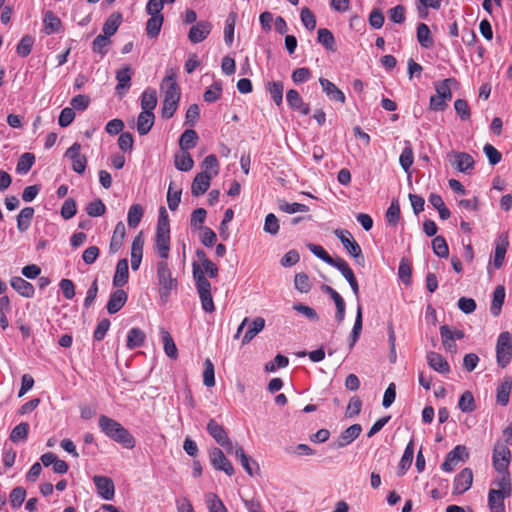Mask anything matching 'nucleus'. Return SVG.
<instances>
[{
  "label": "nucleus",
  "instance_id": "1",
  "mask_svg": "<svg viewBox=\"0 0 512 512\" xmlns=\"http://www.w3.org/2000/svg\"><path fill=\"white\" fill-rule=\"evenodd\" d=\"M160 88L164 93L161 116L164 119H170L173 117L178 108L181 96L180 87L176 81V75L172 69L167 71V75L162 80Z\"/></svg>",
  "mask_w": 512,
  "mask_h": 512
},
{
  "label": "nucleus",
  "instance_id": "2",
  "mask_svg": "<svg viewBox=\"0 0 512 512\" xmlns=\"http://www.w3.org/2000/svg\"><path fill=\"white\" fill-rule=\"evenodd\" d=\"M98 426L108 438L119 443L124 448L132 449L135 447V438L133 435L118 421L106 415H100Z\"/></svg>",
  "mask_w": 512,
  "mask_h": 512
},
{
  "label": "nucleus",
  "instance_id": "3",
  "mask_svg": "<svg viewBox=\"0 0 512 512\" xmlns=\"http://www.w3.org/2000/svg\"><path fill=\"white\" fill-rule=\"evenodd\" d=\"M155 249L162 260H166L169 257L170 225L168 214L164 207L160 208L155 235Z\"/></svg>",
  "mask_w": 512,
  "mask_h": 512
},
{
  "label": "nucleus",
  "instance_id": "4",
  "mask_svg": "<svg viewBox=\"0 0 512 512\" xmlns=\"http://www.w3.org/2000/svg\"><path fill=\"white\" fill-rule=\"evenodd\" d=\"M192 274L199 293L202 309L205 312H213L215 306L211 295V284L206 276H204V271L201 270V266L197 262L192 264Z\"/></svg>",
  "mask_w": 512,
  "mask_h": 512
},
{
  "label": "nucleus",
  "instance_id": "5",
  "mask_svg": "<svg viewBox=\"0 0 512 512\" xmlns=\"http://www.w3.org/2000/svg\"><path fill=\"white\" fill-rule=\"evenodd\" d=\"M157 279L161 298H168L170 292L177 287V280L172 277L166 260H161L157 263Z\"/></svg>",
  "mask_w": 512,
  "mask_h": 512
},
{
  "label": "nucleus",
  "instance_id": "6",
  "mask_svg": "<svg viewBox=\"0 0 512 512\" xmlns=\"http://www.w3.org/2000/svg\"><path fill=\"white\" fill-rule=\"evenodd\" d=\"M512 359V336L508 331L501 332L496 344V360L501 368H505Z\"/></svg>",
  "mask_w": 512,
  "mask_h": 512
},
{
  "label": "nucleus",
  "instance_id": "7",
  "mask_svg": "<svg viewBox=\"0 0 512 512\" xmlns=\"http://www.w3.org/2000/svg\"><path fill=\"white\" fill-rule=\"evenodd\" d=\"M335 236L341 241L346 251L356 259V262L361 264L364 262L362 250L360 245L352 238V235L347 230L336 229Z\"/></svg>",
  "mask_w": 512,
  "mask_h": 512
},
{
  "label": "nucleus",
  "instance_id": "8",
  "mask_svg": "<svg viewBox=\"0 0 512 512\" xmlns=\"http://www.w3.org/2000/svg\"><path fill=\"white\" fill-rule=\"evenodd\" d=\"M207 431L214 440L227 451L228 454L233 453L235 444L229 439L227 432L222 425L218 424L214 419H210L207 424Z\"/></svg>",
  "mask_w": 512,
  "mask_h": 512
},
{
  "label": "nucleus",
  "instance_id": "9",
  "mask_svg": "<svg viewBox=\"0 0 512 512\" xmlns=\"http://www.w3.org/2000/svg\"><path fill=\"white\" fill-rule=\"evenodd\" d=\"M209 459L214 469L223 471L228 476H232L234 474V468L231 462L226 458L220 448H211L209 450Z\"/></svg>",
  "mask_w": 512,
  "mask_h": 512
},
{
  "label": "nucleus",
  "instance_id": "10",
  "mask_svg": "<svg viewBox=\"0 0 512 512\" xmlns=\"http://www.w3.org/2000/svg\"><path fill=\"white\" fill-rule=\"evenodd\" d=\"M511 452L507 446L496 443L493 449V466L496 471H508Z\"/></svg>",
  "mask_w": 512,
  "mask_h": 512
},
{
  "label": "nucleus",
  "instance_id": "11",
  "mask_svg": "<svg viewBox=\"0 0 512 512\" xmlns=\"http://www.w3.org/2000/svg\"><path fill=\"white\" fill-rule=\"evenodd\" d=\"M469 457L467 448L463 445H457L447 455L444 462L441 465L442 470L451 472L460 460H464Z\"/></svg>",
  "mask_w": 512,
  "mask_h": 512
},
{
  "label": "nucleus",
  "instance_id": "12",
  "mask_svg": "<svg viewBox=\"0 0 512 512\" xmlns=\"http://www.w3.org/2000/svg\"><path fill=\"white\" fill-rule=\"evenodd\" d=\"M80 150L81 145L75 142L67 149L65 156L71 159L72 169L78 174H83L86 169L87 159L85 155L80 153Z\"/></svg>",
  "mask_w": 512,
  "mask_h": 512
},
{
  "label": "nucleus",
  "instance_id": "13",
  "mask_svg": "<svg viewBox=\"0 0 512 512\" xmlns=\"http://www.w3.org/2000/svg\"><path fill=\"white\" fill-rule=\"evenodd\" d=\"M211 29L212 24L209 21H198L190 28L188 39L193 44L200 43L207 38Z\"/></svg>",
  "mask_w": 512,
  "mask_h": 512
},
{
  "label": "nucleus",
  "instance_id": "14",
  "mask_svg": "<svg viewBox=\"0 0 512 512\" xmlns=\"http://www.w3.org/2000/svg\"><path fill=\"white\" fill-rule=\"evenodd\" d=\"M473 482V472L470 468L462 469L453 482V494H463L470 489Z\"/></svg>",
  "mask_w": 512,
  "mask_h": 512
},
{
  "label": "nucleus",
  "instance_id": "15",
  "mask_svg": "<svg viewBox=\"0 0 512 512\" xmlns=\"http://www.w3.org/2000/svg\"><path fill=\"white\" fill-rule=\"evenodd\" d=\"M93 482L101 498L104 500H112L114 498L115 486L111 478L97 475L93 477Z\"/></svg>",
  "mask_w": 512,
  "mask_h": 512
},
{
  "label": "nucleus",
  "instance_id": "16",
  "mask_svg": "<svg viewBox=\"0 0 512 512\" xmlns=\"http://www.w3.org/2000/svg\"><path fill=\"white\" fill-rule=\"evenodd\" d=\"M362 431V427L360 424H353L350 427L346 428L333 442L334 448H343L350 443H352L356 438L359 437Z\"/></svg>",
  "mask_w": 512,
  "mask_h": 512
},
{
  "label": "nucleus",
  "instance_id": "17",
  "mask_svg": "<svg viewBox=\"0 0 512 512\" xmlns=\"http://www.w3.org/2000/svg\"><path fill=\"white\" fill-rule=\"evenodd\" d=\"M212 175L206 171L198 173L191 185V193L193 196L198 197L203 195L210 187Z\"/></svg>",
  "mask_w": 512,
  "mask_h": 512
},
{
  "label": "nucleus",
  "instance_id": "18",
  "mask_svg": "<svg viewBox=\"0 0 512 512\" xmlns=\"http://www.w3.org/2000/svg\"><path fill=\"white\" fill-rule=\"evenodd\" d=\"M335 268L347 280L354 296L358 300L359 299V284H358V281L354 275V272L350 268L349 264L344 259H342Z\"/></svg>",
  "mask_w": 512,
  "mask_h": 512
},
{
  "label": "nucleus",
  "instance_id": "19",
  "mask_svg": "<svg viewBox=\"0 0 512 512\" xmlns=\"http://www.w3.org/2000/svg\"><path fill=\"white\" fill-rule=\"evenodd\" d=\"M132 70L131 67L126 65L116 72V92L122 96L131 86Z\"/></svg>",
  "mask_w": 512,
  "mask_h": 512
},
{
  "label": "nucleus",
  "instance_id": "20",
  "mask_svg": "<svg viewBox=\"0 0 512 512\" xmlns=\"http://www.w3.org/2000/svg\"><path fill=\"white\" fill-rule=\"evenodd\" d=\"M319 83L330 100L340 102L342 104L345 103L346 98L344 93L333 82L326 78H320Z\"/></svg>",
  "mask_w": 512,
  "mask_h": 512
},
{
  "label": "nucleus",
  "instance_id": "21",
  "mask_svg": "<svg viewBox=\"0 0 512 512\" xmlns=\"http://www.w3.org/2000/svg\"><path fill=\"white\" fill-rule=\"evenodd\" d=\"M127 293L122 289L114 291L107 302V311L109 314H115L121 310L127 301Z\"/></svg>",
  "mask_w": 512,
  "mask_h": 512
},
{
  "label": "nucleus",
  "instance_id": "22",
  "mask_svg": "<svg viewBox=\"0 0 512 512\" xmlns=\"http://www.w3.org/2000/svg\"><path fill=\"white\" fill-rule=\"evenodd\" d=\"M428 365L441 374H448L450 372V366L446 359L439 353L430 351L427 354Z\"/></svg>",
  "mask_w": 512,
  "mask_h": 512
},
{
  "label": "nucleus",
  "instance_id": "23",
  "mask_svg": "<svg viewBox=\"0 0 512 512\" xmlns=\"http://www.w3.org/2000/svg\"><path fill=\"white\" fill-rule=\"evenodd\" d=\"M10 285L14 290H16L21 296L25 298H32L34 296V286L22 277H12L10 279Z\"/></svg>",
  "mask_w": 512,
  "mask_h": 512
},
{
  "label": "nucleus",
  "instance_id": "24",
  "mask_svg": "<svg viewBox=\"0 0 512 512\" xmlns=\"http://www.w3.org/2000/svg\"><path fill=\"white\" fill-rule=\"evenodd\" d=\"M129 278V267L128 260L126 258L120 259L116 265L115 274L113 277V285L115 287H121L128 282Z\"/></svg>",
  "mask_w": 512,
  "mask_h": 512
},
{
  "label": "nucleus",
  "instance_id": "25",
  "mask_svg": "<svg viewBox=\"0 0 512 512\" xmlns=\"http://www.w3.org/2000/svg\"><path fill=\"white\" fill-rule=\"evenodd\" d=\"M498 477L493 480V485L497 487V489H491L492 491H499L506 496H511L512 494V484L510 479L509 471H497Z\"/></svg>",
  "mask_w": 512,
  "mask_h": 512
},
{
  "label": "nucleus",
  "instance_id": "26",
  "mask_svg": "<svg viewBox=\"0 0 512 512\" xmlns=\"http://www.w3.org/2000/svg\"><path fill=\"white\" fill-rule=\"evenodd\" d=\"M125 235H126L125 225L122 221H119L115 226V229H114L111 241H110L109 250L111 253H116L119 251V249L123 245Z\"/></svg>",
  "mask_w": 512,
  "mask_h": 512
},
{
  "label": "nucleus",
  "instance_id": "27",
  "mask_svg": "<svg viewBox=\"0 0 512 512\" xmlns=\"http://www.w3.org/2000/svg\"><path fill=\"white\" fill-rule=\"evenodd\" d=\"M155 116L153 112L142 111L137 118V131L143 136L150 132L154 125Z\"/></svg>",
  "mask_w": 512,
  "mask_h": 512
},
{
  "label": "nucleus",
  "instance_id": "28",
  "mask_svg": "<svg viewBox=\"0 0 512 512\" xmlns=\"http://www.w3.org/2000/svg\"><path fill=\"white\" fill-rule=\"evenodd\" d=\"M44 32L47 35L60 32L62 28V22L52 11H46L44 14Z\"/></svg>",
  "mask_w": 512,
  "mask_h": 512
},
{
  "label": "nucleus",
  "instance_id": "29",
  "mask_svg": "<svg viewBox=\"0 0 512 512\" xmlns=\"http://www.w3.org/2000/svg\"><path fill=\"white\" fill-rule=\"evenodd\" d=\"M455 161L452 163L460 172L467 173L474 166L473 157L465 152L454 153Z\"/></svg>",
  "mask_w": 512,
  "mask_h": 512
},
{
  "label": "nucleus",
  "instance_id": "30",
  "mask_svg": "<svg viewBox=\"0 0 512 512\" xmlns=\"http://www.w3.org/2000/svg\"><path fill=\"white\" fill-rule=\"evenodd\" d=\"M264 327L265 320L262 317H257L252 322H248V329L243 336L242 344H248Z\"/></svg>",
  "mask_w": 512,
  "mask_h": 512
},
{
  "label": "nucleus",
  "instance_id": "31",
  "mask_svg": "<svg viewBox=\"0 0 512 512\" xmlns=\"http://www.w3.org/2000/svg\"><path fill=\"white\" fill-rule=\"evenodd\" d=\"M499 491L490 490L488 493V505L491 512H505L504 500L509 498Z\"/></svg>",
  "mask_w": 512,
  "mask_h": 512
},
{
  "label": "nucleus",
  "instance_id": "32",
  "mask_svg": "<svg viewBox=\"0 0 512 512\" xmlns=\"http://www.w3.org/2000/svg\"><path fill=\"white\" fill-rule=\"evenodd\" d=\"M512 389V379L510 377L504 378V380L497 387L496 399L497 403L506 406L509 402V397Z\"/></svg>",
  "mask_w": 512,
  "mask_h": 512
},
{
  "label": "nucleus",
  "instance_id": "33",
  "mask_svg": "<svg viewBox=\"0 0 512 512\" xmlns=\"http://www.w3.org/2000/svg\"><path fill=\"white\" fill-rule=\"evenodd\" d=\"M121 23H122V14L120 12H113L107 18V20L105 21V23L103 25V28H102L103 34L108 37L113 36L117 32Z\"/></svg>",
  "mask_w": 512,
  "mask_h": 512
},
{
  "label": "nucleus",
  "instance_id": "34",
  "mask_svg": "<svg viewBox=\"0 0 512 512\" xmlns=\"http://www.w3.org/2000/svg\"><path fill=\"white\" fill-rule=\"evenodd\" d=\"M307 247L316 257L320 258L322 261H324L325 263H327L328 265H330V266H332L334 268L343 259L341 257H336V258L331 257L326 252V250L322 246H320V245L308 244Z\"/></svg>",
  "mask_w": 512,
  "mask_h": 512
},
{
  "label": "nucleus",
  "instance_id": "35",
  "mask_svg": "<svg viewBox=\"0 0 512 512\" xmlns=\"http://www.w3.org/2000/svg\"><path fill=\"white\" fill-rule=\"evenodd\" d=\"M414 456V442L413 440H410V442L407 444L404 453L401 457V460L399 462L398 472L397 474L399 476H402L405 474L408 468H410Z\"/></svg>",
  "mask_w": 512,
  "mask_h": 512
},
{
  "label": "nucleus",
  "instance_id": "36",
  "mask_svg": "<svg viewBox=\"0 0 512 512\" xmlns=\"http://www.w3.org/2000/svg\"><path fill=\"white\" fill-rule=\"evenodd\" d=\"M232 454H234L235 457L239 459L242 467L250 476L254 474L251 463H253L256 466L257 470H259L257 463L254 462L248 455H246L243 448L237 443L235 444Z\"/></svg>",
  "mask_w": 512,
  "mask_h": 512
},
{
  "label": "nucleus",
  "instance_id": "37",
  "mask_svg": "<svg viewBox=\"0 0 512 512\" xmlns=\"http://www.w3.org/2000/svg\"><path fill=\"white\" fill-rule=\"evenodd\" d=\"M198 134L193 129L185 130L179 139V146L182 151H188L196 146L198 142Z\"/></svg>",
  "mask_w": 512,
  "mask_h": 512
},
{
  "label": "nucleus",
  "instance_id": "38",
  "mask_svg": "<svg viewBox=\"0 0 512 512\" xmlns=\"http://www.w3.org/2000/svg\"><path fill=\"white\" fill-rule=\"evenodd\" d=\"M146 339L145 333L137 327H133L129 330L127 335V347L129 349H135L141 347Z\"/></svg>",
  "mask_w": 512,
  "mask_h": 512
},
{
  "label": "nucleus",
  "instance_id": "39",
  "mask_svg": "<svg viewBox=\"0 0 512 512\" xmlns=\"http://www.w3.org/2000/svg\"><path fill=\"white\" fill-rule=\"evenodd\" d=\"M457 84L458 82L455 78H446L441 82H437L435 83L436 94L450 101L452 98L451 86Z\"/></svg>",
  "mask_w": 512,
  "mask_h": 512
},
{
  "label": "nucleus",
  "instance_id": "40",
  "mask_svg": "<svg viewBox=\"0 0 512 512\" xmlns=\"http://www.w3.org/2000/svg\"><path fill=\"white\" fill-rule=\"evenodd\" d=\"M505 300V288L499 285L493 292V300L490 307V312L493 316H498L501 312L502 305Z\"/></svg>",
  "mask_w": 512,
  "mask_h": 512
},
{
  "label": "nucleus",
  "instance_id": "41",
  "mask_svg": "<svg viewBox=\"0 0 512 512\" xmlns=\"http://www.w3.org/2000/svg\"><path fill=\"white\" fill-rule=\"evenodd\" d=\"M175 167L180 171H190L194 166V160L188 151H182L180 153L175 154L174 159Z\"/></svg>",
  "mask_w": 512,
  "mask_h": 512
},
{
  "label": "nucleus",
  "instance_id": "42",
  "mask_svg": "<svg viewBox=\"0 0 512 512\" xmlns=\"http://www.w3.org/2000/svg\"><path fill=\"white\" fill-rule=\"evenodd\" d=\"M157 105V93L155 89H146L141 96L142 111L153 112Z\"/></svg>",
  "mask_w": 512,
  "mask_h": 512
},
{
  "label": "nucleus",
  "instance_id": "43",
  "mask_svg": "<svg viewBox=\"0 0 512 512\" xmlns=\"http://www.w3.org/2000/svg\"><path fill=\"white\" fill-rule=\"evenodd\" d=\"M164 22V16H150L146 23V33L151 39L156 38L162 28Z\"/></svg>",
  "mask_w": 512,
  "mask_h": 512
},
{
  "label": "nucleus",
  "instance_id": "44",
  "mask_svg": "<svg viewBox=\"0 0 512 512\" xmlns=\"http://www.w3.org/2000/svg\"><path fill=\"white\" fill-rule=\"evenodd\" d=\"M33 215V207H25L20 211L17 216V228L19 231L24 232L29 228Z\"/></svg>",
  "mask_w": 512,
  "mask_h": 512
},
{
  "label": "nucleus",
  "instance_id": "45",
  "mask_svg": "<svg viewBox=\"0 0 512 512\" xmlns=\"http://www.w3.org/2000/svg\"><path fill=\"white\" fill-rule=\"evenodd\" d=\"M417 40L424 48H430L433 46L434 42L430 29L425 23H420L417 26Z\"/></svg>",
  "mask_w": 512,
  "mask_h": 512
},
{
  "label": "nucleus",
  "instance_id": "46",
  "mask_svg": "<svg viewBox=\"0 0 512 512\" xmlns=\"http://www.w3.org/2000/svg\"><path fill=\"white\" fill-rule=\"evenodd\" d=\"M363 326V318H362V307L360 304L357 305V312L355 317V322L350 334V347H353L355 343L358 341Z\"/></svg>",
  "mask_w": 512,
  "mask_h": 512
},
{
  "label": "nucleus",
  "instance_id": "47",
  "mask_svg": "<svg viewBox=\"0 0 512 512\" xmlns=\"http://www.w3.org/2000/svg\"><path fill=\"white\" fill-rule=\"evenodd\" d=\"M161 337L164 344V351L171 359H176L178 350L170 333L164 329L161 330Z\"/></svg>",
  "mask_w": 512,
  "mask_h": 512
},
{
  "label": "nucleus",
  "instance_id": "48",
  "mask_svg": "<svg viewBox=\"0 0 512 512\" xmlns=\"http://www.w3.org/2000/svg\"><path fill=\"white\" fill-rule=\"evenodd\" d=\"M266 88L275 104L280 106L283 102V83L281 81H272L267 83Z\"/></svg>",
  "mask_w": 512,
  "mask_h": 512
},
{
  "label": "nucleus",
  "instance_id": "49",
  "mask_svg": "<svg viewBox=\"0 0 512 512\" xmlns=\"http://www.w3.org/2000/svg\"><path fill=\"white\" fill-rule=\"evenodd\" d=\"M143 207L140 204H133L129 210L127 215V221L130 228H136L142 217H143Z\"/></svg>",
  "mask_w": 512,
  "mask_h": 512
},
{
  "label": "nucleus",
  "instance_id": "50",
  "mask_svg": "<svg viewBox=\"0 0 512 512\" xmlns=\"http://www.w3.org/2000/svg\"><path fill=\"white\" fill-rule=\"evenodd\" d=\"M458 408L464 412H473L476 409L475 399L471 391H465L458 401Z\"/></svg>",
  "mask_w": 512,
  "mask_h": 512
},
{
  "label": "nucleus",
  "instance_id": "51",
  "mask_svg": "<svg viewBox=\"0 0 512 512\" xmlns=\"http://www.w3.org/2000/svg\"><path fill=\"white\" fill-rule=\"evenodd\" d=\"M111 44L110 37L99 34L92 42L93 52L104 56L108 52V46Z\"/></svg>",
  "mask_w": 512,
  "mask_h": 512
},
{
  "label": "nucleus",
  "instance_id": "52",
  "mask_svg": "<svg viewBox=\"0 0 512 512\" xmlns=\"http://www.w3.org/2000/svg\"><path fill=\"white\" fill-rule=\"evenodd\" d=\"M318 42L322 44L327 50L335 51V38L332 32L327 28H320L318 30Z\"/></svg>",
  "mask_w": 512,
  "mask_h": 512
},
{
  "label": "nucleus",
  "instance_id": "53",
  "mask_svg": "<svg viewBox=\"0 0 512 512\" xmlns=\"http://www.w3.org/2000/svg\"><path fill=\"white\" fill-rule=\"evenodd\" d=\"M433 252L441 258H447L449 255V248L443 236H435L432 240Z\"/></svg>",
  "mask_w": 512,
  "mask_h": 512
},
{
  "label": "nucleus",
  "instance_id": "54",
  "mask_svg": "<svg viewBox=\"0 0 512 512\" xmlns=\"http://www.w3.org/2000/svg\"><path fill=\"white\" fill-rule=\"evenodd\" d=\"M35 162V156L32 153H24L20 156L16 170L20 174H26Z\"/></svg>",
  "mask_w": 512,
  "mask_h": 512
},
{
  "label": "nucleus",
  "instance_id": "55",
  "mask_svg": "<svg viewBox=\"0 0 512 512\" xmlns=\"http://www.w3.org/2000/svg\"><path fill=\"white\" fill-rule=\"evenodd\" d=\"M203 383L206 387H213L215 385L214 365L209 358L204 362Z\"/></svg>",
  "mask_w": 512,
  "mask_h": 512
},
{
  "label": "nucleus",
  "instance_id": "56",
  "mask_svg": "<svg viewBox=\"0 0 512 512\" xmlns=\"http://www.w3.org/2000/svg\"><path fill=\"white\" fill-rule=\"evenodd\" d=\"M279 209L288 214H294L298 212H308L309 207L301 203H288L286 201H279Z\"/></svg>",
  "mask_w": 512,
  "mask_h": 512
},
{
  "label": "nucleus",
  "instance_id": "57",
  "mask_svg": "<svg viewBox=\"0 0 512 512\" xmlns=\"http://www.w3.org/2000/svg\"><path fill=\"white\" fill-rule=\"evenodd\" d=\"M33 44L34 39L30 35L23 36L16 47L17 54L21 57L28 56L31 53Z\"/></svg>",
  "mask_w": 512,
  "mask_h": 512
},
{
  "label": "nucleus",
  "instance_id": "58",
  "mask_svg": "<svg viewBox=\"0 0 512 512\" xmlns=\"http://www.w3.org/2000/svg\"><path fill=\"white\" fill-rule=\"evenodd\" d=\"M85 210L89 216L99 217L105 213L106 207L101 199H95L94 201L87 204Z\"/></svg>",
  "mask_w": 512,
  "mask_h": 512
},
{
  "label": "nucleus",
  "instance_id": "59",
  "mask_svg": "<svg viewBox=\"0 0 512 512\" xmlns=\"http://www.w3.org/2000/svg\"><path fill=\"white\" fill-rule=\"evenodd\" d=\"M77 213L76 201L73 198H67L61 207V217L65 220L71 219Z\"/></svg>",
  "mask_w": 512,
  "mask_h": 512
},
{
  "label": "nucleus",
  "instance_id": "60",
  "mask_svg": "<svg viewBox=\"0 0 512 512\" xmlns=\"http://www.w3.org/2000/svg\"><path fill=\"white\" fill-rule=\"evenodd\" d=\"M414 161V153L410 145L406 146L400 157L399 163L405 172H409L410 167L412 166Z\"/></svg>",
  "mask_w": 512,
  "mask_h": 512
},
{
  "label": "nucleus",
  "instance_id": "61",
  "mask_svg": "<svg viewBox=\"0 0 512 512\" xmlns=\"http://www.w3.org/2000/svg\"><path fill=\"white\" fill-rule=\"evenodd\" d=\"M207 505L209 512H227L222 500L214 493L207 495Z\"/></svg>",
  "mask_w": 512,
  "mask_h": 512
},
{
  "label": "nucleus",
  "instance_id": "62",
  "mask_svg": "<svg viewBox=\"0 0 512 512\" xmlns=\"http://www.w3.org/2000/svg\"><path fill=\"white\" fill-rule=\"evenodd\" d=\"M29 425L28 423L22 422L15 426L10 434V440L13 442H19L25 440L28 435Z\"/></svg>",
  "mask_w": 512,
  "mask_h": 512
},
{
  "label": "nucleus",
  "instance_id": "63",
  "mask_svg": "<svg viewBox=\"0 0 512 512\" xmlns=\"http://www.w3.org/2000/svg\"><path fill=\"white\" fill-rule=\"evenodd\" d=\"M279 228L278 218L273 213L267 214L263 227L264 231L270 235H276L279 232Z\"/></svg>",
  "mask_w": 512,
  "mask_h": 512
},
{
  "label": "nucleus",
  "instance_id": "64",
  "mask_svg": "<svg viewBox=\"0 0 512 512\" xmlns=\"http://www.w3.org/2000/svg\"><path fill=\"white\" fill-rule=\"evenodd\" d=\"M294 284L295 288L301 293H308L311 289L309 277L303 272L295 275Z\"/></svg>",
  "mask_w": 512,
  "mask_h": 512
}]
</instances>
